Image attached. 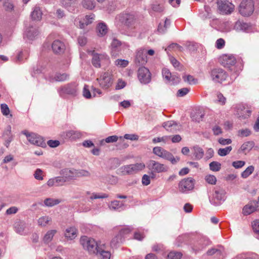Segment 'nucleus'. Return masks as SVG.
Segmentation results:
<instances>
[{"instance_id": "f257e3e1", "label": "nucleus", "mask_w": 259, "mask_h": 259, "mask_svg": "<svg viewBox=\"0 0 259 259\" xmlns=\"http://www.w3.org/2000/svg\"><path fill=\"white\" fill-rule=\"evenodd\" d=\"M80 243L84 249L91 253H95L102 245L99 244L94 239L82 236L80 239Z\"/></svg>"}, {"instance_id": "f03ea898", "label": "nucleus", "mask_w": 259, "mask_h": 259, "mask_svg": "<svg viewBox=\"0 0 259 259\" xmlns=\"http://www.w3.org/2000/svg\"><path fill=\"white\" fill-rule=\"evenodd\" d=\"M226 192L221 188L214 189L211 197L209 198L210 203L214 206L221 205L226 199Z\"/></svg>"}, {"instance_id": "7ed1b4c3", "label": "nucleus", "mask_w": 259, "mask_h": 259, "mask_svg": "<svg viewBox=\"0 0 259 259\" xmlns=\"http://www.w3.org/2000/svg\"><path fill=\"white\" fill-rule=\"evenodd\" d=\"M77 91V85L75 82H71L62 85L58 90V93L61 97L65 95L76 96Z\"/></svg>"}, {"instance_id": "20e7f679", "label": "nucleus", "mask_w": 259, "mask_h": 259, "mask_svg": "<svg viewBox=\"0 0 259 259\" xmlns=\"http://www.w3.org/2000/svg\"><path fill=\"white\" fill-rule=\"evenodd\" d=\"M145 164L143 162L137 163L121 166L119 169L123 175H133L143 170Z\"/></svg>"}, {"instance_id": "39448f33", "label": "nucleus", "mask_w": 259, "mask_h": 259, "mask_svg": "<svg viewBox=\"0 0 259 259\" xmlns=\"http://www.w3.org/2000/svg\"><path fill=\"white\" fill-rule=\"evenodd\" d=\"M210 75L214 82L220 83L226 80L228 77L227 72L220 68L212 69L210 72Z\"/></svg>"}, {"instance_id": "423d86ee", "label": "nucleus", "mask_w": 259, "mask_h": 259, "mask_svg": "<svg viewBox=\"0 0 259 259\" xmlns=\"http://www.w3.org/2000/svg\"><path fill=\"white\" fill-rule=\"evenodd\" d=\"M254 9V3L252 0H243L239 6V13L243 16L251 15Z\"/></svg>"}, {"instance_id": "0eeeda50", "label": "nucleus", "mask_w": 259, "mask_h": 259, "mask_svg": "<svg viewBox=\"0 0 259 259\" xmlns=\"http://www.w3.org/2000/svg\"><path fill=\"white\" fill-rule=\"evenodd\" d=\"M211 243V242L206 236L199 235L196 238L193 248L196 251H200L209 245Z\"/></svg>"}, {"instance_id": "6e6552de", "label": "nucleus", "mask_w": 259, "mask_h": 259, "mask_svg": "<svg viewBox=\"0 0 259 259\" xmlns=\"http://www.w3.org/2000/svg\"><path fill=\"white\" fill-rule=\"evenodd\" d=\"M195 180L192 178H187L182 180L179 183V189L181 192L185 193L193 189Z\"/></svg>"}, {"instance_id": "1a4fd4ad", "label": "nucleus", "mask_w": 259, "mask_h": 259, "mask_svg": "<svg viewBox=\"0 0 259 259\" xmlns=\"http://www.w3.org/2000/svg\"><path fill=\"white\" fill-rule=\"evenodd\" d=\"M119 21L128 29L132 30L135 27L136 19L132 14L125 13L120 15Z\"/></svg>"}, {"instance_id": "9d476101", "label": "nucleus", "mask_w": 259, "mask_h": 259, "mask_svg": "<svg viewBox=\"0 0 259 259\" xmlns=\"http://www.w3.org/2000/svg\"><path fill=\"white\" fill-rule=\"evenodd\" d=\"M147 168L154 172H162L167 170V167L164 164L153 160H150L147 162Z\"/></svg>"}, {"instance_id": "9b49d317", "label": "nucleus", "mask_w": 259, "mask_h": 259, "mask_svg": "<svg viewBox=\"0 0 259 259\" xmlns=\"http://www.w3.org/2000/svg\"><path fill=\"white\" fill-rule=\"evenodd\" d=\"M138 77L141 83L143 84L148 83L151 79V73L149 69L145 67L139 68Z\"/></svg>"}, {"instance_id": "f8f14e48", "label": "nucleus", "mask_w": 259, "mask_h": 259, "mask_svg": "<svg viewBox=\"0 0 259 259\" xmlns=\"http://www.w3.org/2000/svg\"><path fill=\"white\" fill-rule=\"evenodd\" d=\"M217 4L219 10L223 13L230 14L233 11L234 6L228 0H218Z\"/></svg>"}, {"instance_id": "ddd939ff", "label": "nucleus", "mask_w": 259, "mask_h": 259, "mask_svg": "<svg viewBox=\"0 0 259 259\" xmlns=\"http://www.w3.org/2000/svg\"><path fill=\"white\" fill-rule=\"evenodd\" d=\"M109 57L106 54L93 53L92 63L94 67L99 68L101 67V63H103L104 62L108 63L109 62Z\"/></svg>"}, {"instance_id": "4468645a", "label": "nucleus", "mask_w": 259, "mask_h": 259, "mask_svg": "<svg viewBox=\"0 0 259 259\" xmlns=\"http://www.w3.org/2000/svg\"><path fill=\"white\" fill-rule=\"evenodd\" d=\"M220 62L225 67L230 68L235 65L236 59L232 55H223L220 58Z\"/></svg>"}, {"instance_id": "2eb2a0df", "label": "nucleus", "mask_w": 259, "mask_h": 259, "mask_svg": "<svg viewBox=\"0 0 259 259\" xmlns=\"http://www.w3.org/2000/svg\"><path fill=\"white\" fill-rule=\"evenodd\" d=\"M147 61L146 51L142 49L138 50L135 59L136 64L138 66L143 65L145 64Z\"/></svg>"}, {"instance_id": "dca6fc26", "label": "nucleus", "mask_w": 259, "mask_h": 259, "mask_svg": "<svg viewBox=\"0 0 259 259\" xmlns=\"http://www.w3.org/2000/svg\"><path fill=\"white\" fill-rule=\"evenodd\" d=\"M100 85L105 89L109 88L112 85V80L110 73L104 72L99 78L97 79Z\"/></svg>"}, {"instance_id": "f3484780", "label": "nucleus", "mask_w": 259, "mask_h": 259, "mask_svg": "<svg viewBox=\"0 0 259 259\" xmlns=\"http://www.w3.org/2000/svg\"><path fill=\"white\" fill-rule=\"evenodd\" d=\"M52 49L55 54L61 55L64 52L66 47L62 41L56 39L52 44Z\"/></svg>"}, {"instance_id": "a211bd4d", "label": "nucleus", "mask_w": 259, "mask_h": 259, "mask_svg": "<svg viewBox=\"0 0 259 259\" xmlns=\"http://www.w3.org/2000/svg\"><path fill=\"white\" fill-rule=\"evenodd\" d=\"M27 140L30 143L38 146L42 147L45 145L42 137L34 133L27 136Z\"/></svg>"}, {"instance_id": "6ab92c4d", "label": "nucleus", "mask_w": 259, "mask_h": 259, "mask_svg": "<svg viewBox=\"0 0 259 259\" xmlns=\"http://www.w3.org/2000/svg\"><path fill=\"white\" fill-rule=\"evenodd\" d=\"M3 137L5 139V145L8 148L11 142L13 140V135L11 132V126L9 125L3 134Z\"/></svg>"}, {"instance_id": "aec40b11", "label": "nucleus", "mask_w": 259, "mask_h": 259, "mask_svg": "<svg viewBox=\"0 0 259 259\" xmlns=\"http://www.w3.org/2000/svg\"><path fill=\"white\" fill-rule=\"evenodd\" d=\"M121 42L116 38H114L111 42V55L116 57L120 51Z\"/></svg>"}, {"instance_id": "412c9836", "label": "nucleus", "mask_w": 259, "mask_h": 259, "mask_svg": "<svg viewBox=\"0 0 259 259\" xmlns=\"http://www.w3.org/2000/svg\"><path fill=\"white\" fill-rule=\"evenodd\" d=\"M257 204V202H253L250 205H246L243 208V214L245 215H247L259 209Z\"/></svg>"}, {"instance_id": "4be33fe9", "label": "nucleus", "mask_w": 259, "mask_h": 259, "mask_svg": "<svg viewBox=\"0 0 259 259\" xmlns=\"http://www.w3.org/2000/svg\"><path fill=\"white\" fill-rule=\"evenodd\" d=\"M250 25L243 21H237L234 26V29L237 31H247L250 28Z\"/></svg>"}, {"instance_id": "5701e85b", "label": "nucleus", "mask_w": 259, "mask_h": 259, "mask_svg": "<svg viewBox=\"0 0 259 259\" xmlns=\"http://www.w3.org/2000/svg\"><path fill=\"white\" fill-rule=\"evenodd\" d=\"M64 136L66 139L75 140L76 139H78L81 138V134L78 131L70 130L66 131L64 133Z\"/></svg>"}, {"instance_id": "b1692460", "label": "nucleus", "mask_w": 259, "mask_h": 259, "mask_svg": "<svg viewBox=\"0 0 259 259\" xmlns=\"http://www.w3.org/2000/svg\"><path fill=\"white\" fill-rule=\"evenodd\" d=\"M39 33L38 28L32 26L27 28L26 30L25 35L29 39L32 40Z\"/></svg>"}, {"instance_id": "393cba45", "label": "nucleus", "mask_w": 259, "mask_h": 259, "mask_svg": "<svg viewBox=\"0 0 259 259\" xmlns=\"http://www.w3.org/2000/svg\"><path fill=\"white\" fill-rule=\"evenodd\" d=\"M60 174L66 182L75 177L74 170L73 169L64 168L60 170Z\"/></svg>"}, {"instance_id": "a878e982", "label": "nucleus", "mask_w": 259, "mask_h": 259, "mask_svg": "<svg viewBox=\"0 0 259 259\" xmlns=\"http://www.w3.org/2000/svg\"><path fill=\"white\" fill-rule=\"evenodd\" d=\"M105 244H102L97 252L95 253L99 255V259H110L111 254L108 251L105 250Z\"/></svg>"}, {"instance_id": "bb28decb", "label": "nucleus", "mask_w": 259, "mask_h": 259, "mask_svg": "<svg viewBox=\"0 0 259 259\" xmlns=\"http://www.w3.org/2000/svg\"><path fill=\"white\" fill-rule=\"evenodd\" d=\"M161 157L170 161L172 164H176L180 160L179 157H177L176 158H175L171 153L165 149L164 150Z\"/></svg>"}, {"instance_id": "cd10ccee", "label": "nucleus", "mask_w": 259, "mask_h": 259, "mask_svg": "<svg viewBox=\"0 0 259 259\" xmlns=\"http://www.w3.org/2000/svg\"><path fill=\"white\" fill-rule=\"evenodd\" d=\"M15 231L20 234H23L26 227V223L22 221H16L14 224Z\"/></svg>"}, {"instance_id": "c85d7f7f", "label": "nucleus", "mask_w": 259, "mask_h": 259, "mask_svg": "<svg viewBox=\"0 0 259 259\" xmlns=\"http://www.w3.org/2000/svg\"><path fill=\"white\" fill-rule=\"evenodd\" d=\"M77 229L74 227L68 228L65 230V236L70 240L74 239L77 236Z\"/></svg>"}, {"instance_id": "c756f323", "label": "nucleus", "mask_w": 259, "mask_h": 259, "mask_svg": "<svg viewBox=\"0 0 259 259\" xmlns=\"http://www.w3.org/2000/svg\"><path fill=\"white\" fill-rule=\"evenodd\" d=\"M42 14V13L39 7L36 6L31 12V18L35 21H39L41 19Z\"/></svg>"}, {"instance_id": "7c9ffc66", "label": "nucleus", "mask_w": 259, "mask_h": 259, "mask_svg": "<svg viewBox=\"0 0 259 259\" xmlns=\"http://www.w3.org/2000/svg\"><path fill=\"white\" fill-rule=\"evenodd\" d=\"M193 154L195 159L200 160L204 155L203 150L198 146H194L193 148Z\"/></svg>"}, {"instance_id": "2f4dec72", "label": "nucleus", "mask_w": 259, "mask_h": 259, "mask_svg": "<svg viewBox=\"0 0 259 259\" xmlns=\"http://www.w3.org/2000/svg\"><path fill=\"white\" fill-rule=\"evenodd\" d=\"M107 26L104 23H100L97 26L96 31L98 36L105 35L107 33Z\"/></svg>"}, {"instance_id": "473e14b6", "label": "nucleus", "mask_w": 259, "mask_h": 259, "mask_svg": "<svg viewBox=\"0 0 259 259\" xmlns=\"http://www.w3.org/2000/svg\"><path fill=\"white\" fill-rule=\"evenodd\" d=\"M124 237L121 236L119 233L115 236L111 241V246L112 247H116L124 241Z\"/></svg>"}, {"instance_id": "72a5a7b5", "label": "nucleus", "mask_w": 259, "mask_h": 259, "mask_svg": "<svg viewBox=\"0 0 259 259\" xmlns=\"http://www.w3.org/2000/svg\"><path fill=\"white\" fill-rule=\"evenodd\" d=\"M254 142L252 141H248L243 143L241 146L240 150L243 153H246L249 151L254 146Z\"/></svg>"}, {"instance_id": "f704fd0d", "label": "nucleus", "mask_w": 259, "mask_h": 259, "mask_svg": "<svg viewBox=\"0 0 259 259\" xmlns=\"http://www.w3.org/2000/svg\"><path fill=\"white\" fill-rule=\"evenodd\" d=\"M56 233L57 231L56 230L48 231L44 237V242L46 243L50 242Z\"/></svg>"}, {"instance_id": "c9c22d12", "label": "nucleus", "mask_w": 259, "mask_h": 259, "mask_svg": "<svg viewBox=\"0 0 259 259\" xmlns=\"http://www.w3.org/2000/svg\"><path fill=\"white\" fill-rule=\"evenodd\" d=\"M61 201V200L58 199L49 198L44 200V204L47 206L52 207L60 203Z\"/></svg>"}, {"instance_id": "e433bc0d", "label": "nucleus", "mask_w": 259, "mask_h": 259, "mask_svg": "<svg viewBox=\"0 0 259 259\" xmlns=\"http://www.w3.org/2000/svg\"><path fill=\"white\" fill-rule=\"evenodd\" d=\"M69 75L67 73H56L54 76V79L57 81H64L69 79Z\"/></svg>"}, {"instance_id": "4c0bfd02", "label": "nucleus", "mask_w": 259, "mask_h": 259, "mask_svg": "<svg viewBox=\"0 0 259 259\" xmlns=\"http://www.w3.org/2000/svg\"><path fill=\"white\" fill-rule=\"evenodd\" d=\"M82 4L84 8L89 10H92L95 7L94 0H83Z\"/></svg>"}, {"instance_id": "58836bf2", "label": "nucleus", "mask_w": 259, "mask_h": 259, "mask_svg": "<svg viewBox=\"0 0 259 259\" xmlns=\"http://www.w3.org/2000/svg\"><path fill=\"white\" fill-rule=\"evenodd\" d=\"M254 166L250 165L247 167L245 170L241 173V177L244 179L249 177L254 171Z\"/></svg>"}, {"instance_id": "ea45409f", "label": "nucleus", "mask_w": 259, "mask_h": 259, "mask_svg": "<svg viewBox=\"0 0 259 259\" xmlns=\"http://www.w3.org/2000/svg\"><path fill=\"white\" fill-rule=\"evenodd\" d=\"M209 168L213 171H219L221 168V164L217 161H212L209 164Z\"/></svg>"}, {"instance_id": "a19ab883", "label": "nucleus", "mask_w": 259, "mask_h": 259, "mask_svg": "<svg viewBox=\"0 0 259 259\" xmlns=\"http://www.w3.org/2000/svg\"><path fill=\"white\" fill-rule=\"evenodd\" d=\"M232 149L231 146H228L225 148H220L218 150V153L221 156H225L231 152Z\"/></svg>"}, {"instance_id": "79ce46f5", "label": "nucleus", "mask_w": 259, "mask_h": 259, "mask_svg": "<svg viewBox=\"0 0 259 259\" xmlns=\"http://www.w3.org/2000/svg\"><path fill=\"white\" fill-rule=\"evenodd\" d=\"M51 221V218L48 216H44L38 220V225L41 226H46L48 223Z\"/></svg>"}, {"instance_id": "37998d69", "label": "nucleus", "mask_w": 259, "mask_h": 259, "mask_svg": "<svg viewBox=\"0 0 259 259\" xmlns=\"http://www.w3.org/2000/svg\"><path fill=\"white\" fill-rule=\"evenodd\" d=\"M182 254L181 252L171 251L167 255V259H181Z\"/></svg>"}, {"instance_id": "c03bdc74", "label": "nucleus", "mask_w": 259, "mask_h": 259, "mask_svg": "<svg viewBox=\"0 0 259 259\" xmlns=\"http://www.w3.org/2000/svg\"><path fill=\"white\" fill-rule=\"evenodd\" d=\"M120 139L121 140H123V138L122 137H118L117 136L114 135L111 136L107 137L105 139V143H114L117 141L118 139Z\"/></svg>"}, {"instance_id": "a18cd8bd", "label": "nucleus", "mask_w": 259, "mask_h": 259, "mask_svg": "<svg viewBox=\"0 0 259 259\" xmlns=\"http://www.w3.org/2000/svg\"><path fill=\"white\" fill-rule=\"evenodd\" d=\"M75 177H89L90 174L88 171L81 169V170H74Z\"/></svg>"}, {"instance_id": "49530a36", "label": "nucleus", "mask_w": 259, "mask_h": 259, "mask_svg": "<svg viewBox=\"0 0 259 259\" xmlns=\"http://www.w3.org/2000/svg\"><path fill=\"white\" fill-rule=\"evenodd\" d=\"M123 205L122 202L118 200H114L111 201L109 207L112 209H117L120 208Z\"/></svg>"}, {"instance_id": "de8ad7c7", "label": "nucleus", "mask_w": 259, "mask_h": 259, "mask_svg": "<svg viewBox=\"0 0 259 259\" xmlns=\"http://www.w3.org/2000/svg\"><path fill=\"white\" fill-rule=\"evenodd\" d=\"M77 0H60L62 6L65 8L70 7L76 4Z\"/></svg>"}, {"instance_id": "09e8293b", "label": "nucleus", "mask_w": 259, "mask_h": 259, "mask_svg": "<svg viewBox=\"0 0 259 259\" xmlns=\"http://www.w3.org/2000/svg\"><path fill=\"white\" fill-rule=\"evenodd\" d=\"M162 73L163 77L165 78L167 82H169L171 77H172L169 70L167 68H164L162 70Z\"/></svg>"}, {"instance_id": "8fccbe9b", "label": "nucleus", "mask_w": 259, "mask_h": 259, "mask_svg": "<svg viewBox=\"0 0 259 259\" xmlns=\"http://www.w3.org/2000/svg\"><path fill=\"white\" fill-rule=\"evenodd\" d=\"M115 64L119 67H125L128 64V61L124 59H117L115 61Z\"/></svg>"}, {"instance_id": "3c124183", "label": "nucleus", "mask_w": 259, "mask_h": 259, "mask_svg": "<svg viewBox=\"0 0 259 259\" xmlns=\"http://www.w3.org/2000/svg\"><path fill=\"white\" fill-rule=\"evenodd\" d=\"M205 180L207 183L211 185H215L217 182L216 177L212 175H206Z\"/></svg>"}, {"instance_id": "603ef678", "label": "nucleus", "mask_w": 259, "mask_h": 259, "mask_svg": "<svg viewBox=\"0 0 259 259\" xmlns=\"http://www.w3.org/2000/svg\"><path fill=\"white\" fill-rule=\"evenodd\" d=\"M183 80L185 82H187L189 84H195L197 83V79H195L194 77L191 75L183 76Z\"/></svg>"}, {"instance_id": "864d4df0", "label": "nucleus", "mask_w": 259, "mask_h": 259, "mask_svg": "<svg viewBox=\"0 0 259 259\" xmlns=\"http://www.w3.org/2000/svg\"><path fill=\"white\" fill-rule=\"evenodd\" d=\"M1 110L2 114L5 116H8L10 114V111L9 108L5 103L1 104Z\"/></svg>"}, {"instance_id": "5fc2aeb1", "label": "nucleus", "mask_w": 259, "mask_h": 259, "mask_svg": "<svg viewBox=\"0 0 259 259\" xmlns=\"http://www.w3.org/2000/svg\"><path fill=\"white\" fill-rule=\"evenodd\" d=\"M190 91V88H184L179 90L177 93L178 97H184Z\"/></svg>"}, {"instance_id": "6e6d98bb", "label": "nucleus", "mask_w": 259, "mask_h": 259, "mask_svg": "<svg viewBox=\"0 0 259 259\" xmlns=\"http://www.w3.org/2000/svg\"><path fill=\"white\" fill-rule=\"evenodd\" d=\"M177 124L174 121H168L165 122L163 124V126L167 130L171 131V129L169 128L172 127L173 126H177Z\"/></svg>"}, {"instance_id": "4d7b16f0", "label": "nucleus", "mask_w": 259, "mask_h": 259, "mask_svg": "<svg viewBox=\"0 0 259 259\" xmlns=\"http://www.w3.org/2000/svg\"><path fill=\"white\" fill-rule=\"evenodd\" d=\"M152 10L156 12H161L163 11V7L162 5L157 4H154L151 5Z\"/></svg>"}, {"instance_id": "13d9d810", "label": "nucleus", "mask_w": 259, "mask_h": 259, "mask_svg": "<svg viewBox=\"0 0 259 259\" xmlns=\"http://www.w3.org/2000/svg\"><path fill=\"white\" fill-rule=\"evenodd\" d=\"M203 116V114H202L200 112H196L192 116V120L199 122L201 120H202Z\"/></svg>"}, {"instance_id": "bf43d9fd", "label": "nucleus", "mask_w": 259, "mask_h": 259, "mask_svg": "<svg viewBox=\"0 0 259 259\" xmlns=\"http://www.w3.org/2000/svg\"><path fill=\"white\" fill-rule=\"evenodd\" d=\"M215 253H217V255H221L222 254V251L221 250L217 248H211V249H208L206 252V254L208 255H212Z\"/></svg>"}, {"instance_id": "052dcab7", "label": "nucleus", "mask_w": 259, "mask_h": 259, "mask_svg": "<svg viewBox=\"0 0 259 259\" xmlns=\"http://www.w3.org/2000/svg\"><path fill=\"white\" fill-rule=\"evenodd\" d=\"M55 182L56 184V187L63 186L64 184L66 182L62 176L55 177Z\"/></svg>"}, {"instance_id": "680f3d73", "label": "nucleus", "mask_w": 259, "mask_h": 259, "mask_svg": "<svg viewBox=\"0 0 259 259\" xmlns=\"http://www.w3.org/2000/svg\"><path fill=\"white\" fill-rule=\"evenodd\" d=\"M83 96L87 99H90L91 98V94L89 90V87L87 85H85L83 90Z\"/></svg>"}, {"instance_id": "e2e57ef3", "label": "nucleus", "mask_w": 259, "mask_h": 259, "mask_svg": "<svg viewBox=\"0 0 259 259\" xmlns=\"http://www.w3.org/2000/svg\"><path fill=\"white\" fill-rule=\"evenodd\" d=\"M164 149L163 148H162L160 147H155L153 149V152L155 155L161 157V156L164 151Z\"/></svg>"}, {"instance_id": "0e129e2a", "label": "nucleus", "mask_w": 259, "mask_h": 259, "mask_svg": "<svg viewBox=\"0 0 259 259\" xmlns=\"http://www.w3.org/2000/svg\"><path fill=\"white\" fill-rule=\"evenodd\" d=\"M131 232V230L129 227H124L121 229L118 233L121 236L124 237V239L126 237V235L130 234Z\"/></svg>"}, {"instance_id": "69168bd1", "label": "nucleus", "mask_w": 259, "mask_h": 259, "mask_svg": "<svg viewBox=\"0 0 259 259\" xmlns=\"http://www.w3.org/2000/svg\"><path fill=\"white\" fill-rule=\"evenodd\" d=\"M251 134L248 129L241 130L238 131V136L241 137H247Z\"/></svg>"}, {"instance_id": "338daca9", "label": "nucleus", "mask_w": 259, "mask_h": 259, "mask_svg": "<svg viewBox=\"0 0 259 259\" xmlns=\"http://www.w3.org/2000/svg\"><path fill=\"white\" fill-rule=\"evenodd\" d=\"M245 164V161L242 160H238L232 162V166L235 168H240L243 167Z\"/></svg>"}, {"instance_id": "774afa93", "label": "nucleus", "mask_w": 259, "mask_h": 259, "mask_svg": "<svg viewBox=\"0 0 259 259\" xmlns=\"http://www.w3.org/2000/svg\"><path fill=\"white\" fill-rule=\"evenodd\" d=\"M252 227L253 231L259 234V220H256L252 223Z\"/></svg>"}]
</instances>
